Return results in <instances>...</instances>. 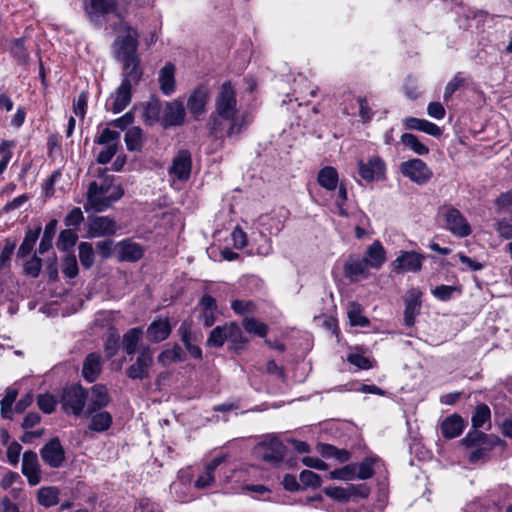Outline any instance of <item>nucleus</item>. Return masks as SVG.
<instances>
[{
	"label": "nucleus",
	"instance_id": "nucleus-21",
	"mask_svg": "<svg viewBox=\"0 0 512 512\" xmlns=\"http://www.w3.org/2000/svg\"><path fill=\"white\" fill-rule=\"evenodd\" d=\"M119 261L136 262L143 257V247L132 241V239H125L118 243Z\"/></svg>",
	"mask_w": 512,
	"mask_h": 512
},
{
	"label": "nucleus",
	"instance_id": "nucleus-19",
	"mask_svg": "<svg viewBox=\"0 0 512 512\" xmlns=\"http://www.w3.org/2000/svg\"><path fill=\"white\" fill-rule=\"evenodd\" d=\"M192 160L191 153L187 149H181L172 160L169 173L178 180H188L191 174Z\"/></svg>",
	"mask_w": 512,
	"mask_h": 512
},
{
	"label": "nucleus",
	"instance_id": "nucleus-45",
	"mask_svg": "<svg viewBox=\"0 0 512 512\" xmlns=\"http://www.w3.org/2000/svg\"><path fill=\"white\" fill-rule=\"evenodd\" d=\"M242 325L248 333L259 337H265L268 333V326L255 318H244Z\"/></svg>",
	"mask_w": 512,
	"mask_h": 512
},
{
	"label": "nucleus",
	"instance_id": "nucleus-58",
	"mask_svg": "<svg viewBox=\"0 0 512 512\" xmlns=\"http://www.w3.org/2000/svg\"><path fill=\"white\" fill-rule=\"evenodd\" d=\"M120 132L105 128L99 137L95 138L94 142L100 145H110L117 143L119 145Z\"/></svg>",
	"mask_w": 512,
	"mask_h": 512
},
{
	"label": "nucleus",
	"instance_id": "nucleus-46",
	"mask_svg": "<svg viewBox=\"0 0 512 512\" xmlns=\"http://www.w3.org/2000/svg\"><path fill=\"white\" fill-rule=\"evenodd\" d=\"M346 489L349 502H354L357 499H366L371 493V488L365 483L349 484Z\"/></svg>",
	"mask_w": 512,
	"mask_h": 512
},
{
	"label": "nucleus",
	"instance_id": "nucleus-35",
	"mask_svg": "<svg viewBox=\"0 0 512 512\" xmlns=\"http://www.w3.org/2000/svg\"><path fill=\"white\" fill-rule=\"evenodd\" d=\"M142 336L143 330L140 327L131 328L124 333L122 338V347L128 355L135 354Z\"/></svg>",
	"mask_w": 512,
	"mask_h": 512
},
{
	"label": "nucleus",
	"instance_id": "nucleus-47",
	"mask_svg": "<svg viewBox=\"0 0 512 512\" xmlns=\"http://www.w3.org/2000/svg\"><path fill=\"white\" fill-rule=\"evenodd\" d=\"M357 469V463L348 464L342 468L334 469L330 472V479H339L343 481L353 480L356 478Z\"/></svg>",
	"mask_w": 512,
	"mask_h": 512
},
{
	"label": "nucleus",
	"instance_id": "nucleus-29",
	"mask_svg": "<svg viewBox=\"0 0 512 512\" xmlns=\"http://www.w3.org/2000/svg\"><path fill=\"white\" fill-rule=\"evenodd\" d=\"M131 90L132 86L128 83H121L116 89L115 94L113 95L114 100L112 107L110 108L113 113H120L130 104L132 96Z\"/></svg>",
	"mask_w": 512,
	"mask_h": 512
},
{
	"label": "nucleus",
	"instance_id": "nucleus-10",
	"mask_svg": "<svg viewBox=\"0 0 512 512\" xmlns=\"http://www.w3.org/2000/svg\"><path fill=\"white\" fill-rule=\"evenodd\" d=\"M178 334L190 356L194 359L202 360L203 354L199 347L202 335L192 330V323L186 320L183 321L178 329Z\"/></svg>",
	"mask_w": 512,
	"mask_h": 512
},
{
	"label": "nucleus",
	"instance_id": "nucleus-22",
	"mask_svg": "<svg viewBox=\"0 0 512 512\" xmlns=\"http://www.w3.org/2000/svg\"><path fill=\"white\" fill-rule=\"evenodd\" d=\"M122 82L128 83L130 86L137 85L143 75L140 67V58L131 59V61H122Z\"/></svg>",
	"mask_w": 512,
	"mask_h": 512
},
{
	"label": "nucleus",
	"instance_id": "nucleus-49",
	"mask_svg": "<svg viewBox=\"0 0 512 512\" xmlns=\"http://www.w3.org/2000/svg\"><path fill=\"white\" fill-rule=\"evenodd\" d=\"M227 340V324L224 326H216L210 332L207 339V345L210 347L220 348Z\"/></svg>",
	"mask_w": 512,
	"mask_h": 512
},
{
	"label": "nucleus",
	"instance_id": "nucleus-11",
	"mask_svg": "<svg viewBox=\"0 0 512 512\" xmlns=\"http://www.w3.org/2000/svg\"><path fill=\"white\" fill-rule=\"evenodd\" d=\"M40 456L43 462L50 468H60L66 459L65 449L62 446L60 439L58 437L50 439L40 449Z\"/></svg>",
	"mask_w": 512,
	"mask_h": 512
},
{
	"label": "nucleus",
	"instance_id": "nucleus-54",
	"mask_svg": "<svg viewBox=\"0 0 512 512\" xmlns=\"http://www.w3.org/2000/svg\"><path fill=\"white\" fill-rule=\"evenodd\" d=\"M374 459L367 457L360 464H358V469L356 471V478L361 480L370 479L374 475L373 469Z\"/></svg>",
	"mask_w": 512,
	"mask_h": 512
},
{
	"label": "nucleus",
	"instance_id": "nucleus-43",
	"mask_svg": "<svg viewBox=\"0 0 512 512\" xmlns=\"http://www.w3.org/2000/svg\"><path fill=\"white\" fill-rule=\"evenodd\" d=\"M401 142L403 145L410 148L414 153L418 155H426L429 153V148L421 143L412 133H404L401 136Z\"/></svg>",
	"mask_w": 512,
	"mask_h": 512
},
{
	"label": "nucleus",
	"instance_id": "nucleus-37",
	"mask_svg": "<svg viewBox=\"0 0 512 512\" xmlns=\"http://www.w3.org/2000/svg\"><path fill=\"white\" fill-rule=\"evenodd\" d=\"M41 230V226H37L34 230L29 228L26 231L23 242L21 243L17 251V257L25 258L32 252Z\"/></svg>",
	"mask_w": 512,
	"mask_h": 512
},
{
	"label": "nucleus",
	"instance_id": "nucleus-9",
	"mask_svg": "<svg viewBox=\"0 0 512 512\" xmlns=\"http://www.w3.org/2000/svg\"><path fill=\"white\" fill-rule=\"evenodd\" d=\"M138 38L139 33L117 37L113 42L115 58L120 62L138 58Z\"/></svg>",
	"mask_w": 512,
	"mask_h": 512
},
{
	"label": "nucleus",
	"instance_id": "nucleus-27",
	"mask_svg": "<svg viewBox=\"0 0 512 512\" xmlns=\"http://www.w3.org/2000/svg\"><path fill=\"white\" fill-rule=\"evenodd\" d=\"M363 259L367 264L374 268L379 269L386 260V252L382 244L376 240L366 250Z\"/></svg>",
	"mask_w": 512,
	"mask_h": 512
},
{
	"label": "nucleus",
	"instance_id": "nucleus-39",
	"mask_svg": "<svg viewBox=\"0 0 512 512\" xmlns=\"http://www.w3.org/2000/svg\"><path fill=\"white\" fill-rule=\"evenodd\" d=\"M58 494L56 487H42L37 492V501L44 507H51L58 503Z\"/></svg>",
	"mask_w": 512,
	"mask_h": 512
},
{
	"label": "nucleus",
	"instance_id": "nucleus-42",
	"mask_svg": "<svg viewBox=\"0 0 512 512\" xmlns=\"http://www.w3.org/2000/svg\"><path fill=\"white\" fill-rule=\"evenodd\" d=\"M57 227V220L52 219L48 222V224L45 226L43 237L40 241L39 247H38V253L44 254L46 253L51 247H52V239L55 234Z\"/></svg>",
	"mask_w": 512,
	"mask_h": 512
},
{
	"label": "nucleus",
	"instance_id": "nucleus-1",
	"mask_svg": "<svg viewBox=\"0 0 512 512\" xmlns=\"http://www.w3.org/2000/svg\"><path fill=\"white\" fill-rule=\"evenodd\" d=\"M210 135L221 138L239 136L247 129L248 120L245 113L239 114L236 91L231 81L224 82L215 98V110L208 119Z\"/></svg>",
	"mask_w": 512,
	"mask_h": 512
},
{
	"label": "nucleus",
	"instance_id": "nucleus-41",
	"mask_svg": "<svg viewBox=\"0 0 512 512\" xmlns=\"http://www.w3.org/2000/svg\"><path fill=\"white\" fill-rule=\"evenodd\" d=\"M78 255L80 263L85 269H90L93 266L95 252L91 243L80 242L78 245Z\"/></svg>",
	"mask_w": 512,
	"mask_h": 512
},
{
	"label": "nucleus",
	"instance_id": "nucleus-23",
	"mask_svg": "<svg viewBox=\"0 0 512 512\" xmlns=\"http://www.w3.org/2000/svg\"><path fill=\"white\" fill-rule=\"evenodd\" d=\"M102 370L101 356L97 353H89L82 367V376L85 380L92 383L97 380Z\"/></svg>",
	"mask_w": 512,
	"mask_h": 512
},
{
	"label": "nucleus",
	"instance_id": "nucleus-34",
	"mask_svg": "<svg viewBox=\"0 0 512 512\" xmlns=\"http://www.w3.org/2000/svg\"><path fill=\"white\" fill-rule=\"evenodd\" d=\"M317 181L322 188L333 191L338 186V172L332 166H325L318 172Z\"/></svg>",
	"mask_w": 512,
	"mask_h": 512
},
{
	"label": "nucleus",
	"instance_id": "nucleus-32",
	"mask_svg": "<svg viewBox=\"0 0 512 512\" xmlns=\"http://www.w3.org/2000/svg\"><path fill=\"white\" fill-rule=\"evenodd\" d=\"M222 461V457H216L212 461H210L205 466L203 474L198 476V478L196 479L195 487L198 489H204L211 486L215 481L214 472L217 469V467L222 463Z\"/></svg>",
	"mask_w": 512,
	"mask_h": 512
},
{
	"label": "nucleus",
	"instance_id": "nucleus-25",
	"mask_svg": "<svg viewBox=\"0 0 512 512\" xmlns=\"http://www.w3.org/2000/svg\"><path fill=\"white\" fill-rule=\"evenodd\" d=\"M158 82L161 92L169 96L174 93L176 89L175 81V66L172 63H166L159 71Z\"/></svg>",
	"mask_w": 512,
	"mask_h": 512
},
{
	"label": "nucleus",
	"instance_id": "nucleus-3",
	"mask_svg": "<svg viewBox=\"0 0 512 512\" xmlns=\"http://www.w3.org/2000/svg\"><path fill=\"white\" fill-rule=\"evenodd\" d=\"M253 453L263 462L277 465L285 457L286 446L276 435L268 434L254 447Z\"/></svg>",
	"mask_w": 512,
	"mask_h": 512
},
{
	"label": "nucleus",
	"instance_id": "nucleus-59",
	"mask_svg": "<svg viewBox=\"0 0 512 512\" xmlns=\"http://www.w3.org/2000/svg\"><path fill=\"white\" fill-rule=\"evenodd\" d=\"M11 53L13 57L19 62V63H25L28 59V52L24 46V39L19 38L14 40L12 46H11Z\"/></svg>",
	"mask_w": 512,
	"mask_h": 512
},
{
	"label": "nucleus",
	"instance_id": "nucleus-60",
	"mask_svg": "<svg viewBox=\"0 0 512 512\" xmlns=\"http://www.w3.org/2000/svg\"><path fill=\"white\" fill-rule=\"evenodd\" d=\"M482 439H487V434L478 429L470 431L462 440V444L466 447H478Z\"/></svg>",
	"mask_w": 512,
	"mask_h": 512
},
{
	"label": "nucleus",
	"instance_id": "nucleus-17",
	"mask_svg": "<svg viewBox=\"0 0 512 512\" xmlns=\"http://www.w3.org/2000/svg\"><path fill=\"white\" fill-rule=\"evenodd\" d=\"M172 326L168 317H156L146 329V337L151 343H160L169 338Z\"/></svg>",
	"mask_w": 512,
	"mask_h": 512
},
{
	"label": "nucleus",
	"instance_id": "nucleus-57",
	"mask_svg": "<svg viewBox=\"0 0 512 512\" xmlns=\"http://www.w3.org/2000/svg\"><path fill=\"white\" fill-rule=\"evenodd\" d=\"M323 491L328 497L332 498L335 501H338L340 503L349 502L346 487L328 486L325 487Z\"/></svg>",
	"mask_w": 512,
	"mask_h": 512
},
{
	"label": "nucleus",
	"instance_id": "nucleus-12",
	"mask_svg": "<svg viewBox=\"0 0 512 512\" xmlns=\"http://www.w3.org/2000/svg\"><path fill=\"white\" fill-rule=\"evenodd\" d=\"M186 111L184 104L177 99L165 103L161 116V126L165 129L182 126L185 123Z\"/></svg>",
	"mask_w": 512,
	"mask_h": 512
},
{
	"label": "nucleus",
	"instance_id": "nucleus-63",
	"mask_svg": "<svg viewBox=\"0 0 512 512\" xmlns=\"http://www.w3.org/2000/svg\"><path fill=\"white\" fill-rule=\"evenodd\" d=\"M84 220L83 213L79 207H74L65 217L64 223L67 227L77 228Z\"/></svg>",
	"mask_w": 512,
	"mask_h": 512
},
{
	"label": "nucleus",
	"instance_id": "nucleus-62",
	"mask_svg": "<svg viewBox=\"0 0 512 512\" xmlns=\"http://www.w3.org/2000/svg\"><path fill=\"white\" fill-rule=\"evenodd\" d=\"M455 291L460 290L455 286L439 285L432 290V294L441 301H448Z\"/></svg>",
	"mask_w": 512,
	"mask_h": 512
},
{
	"label": "nucleus",
	"instance_id": "nucleus-24",
	"mask_svg": "<svg viewBox=\"0 0 512 512\" xmlns=\"http://www.w3.org/2000/svg\"><path fill=\"white\" fill-rule=\"evenodd\" d=\"M109 402L110 396L107 388L104 385L96 384L91 388V399L87 408V413L91 415L107 406Z\"/></svg>",
	"mask_w": 512,
	"mask_h": 512
},
{
	"label": "nucleus",
	"instance_id": "nucleus-14",
	"mask_svg": "<svg viewBox=\"0 0 512 512\" xmlns=\"http://www.w3.org/2000/svg\"><path fill=\"white\" fill-rule=\"evenodd\" d=\"M358 172L361 178L367 182H373L384 178L385 163L379 156H372L365 163L358 161Z\"/></svg>",
	"mask_w": 512,
	"mask_h": 512
},
{
	"label": "nucleus",
	"instance_id": "nucleus-18",
	"mask_svg": "<svg viewBox=\"0 0 512 512\" xmlns=\"http://www.w3.org/2000/svg\"><path fill=\"white\" fill-rule=\"evenodd\" d=\"M424 256L414 251L402 252L394 261L393 269L396 273L418 272L421 270Z\"/></svg>",
	"mask_w": 512,
	"mask_h": 512
},
{
	"label": "nucleus",
	"instance_id": "nucleus-64",
	"mask_svg": "<svg viewBox=\"0 0 512 512\" xmlns=\"http://www.w3.org/2000/svg\"><path fill=\"white\" fill-rule=\"evenodd\" d=\"M494 229L500 237L504 239H512V223L502 219L494 223Z\"/></svg>",
	"mask_w": 512,
	"mask_h": 512
},
{
	"label": "nucleus",
	"instance_id": "nucleus-48",
	"mask_svg": "<svg viewBox=\"0 0 512 512\" xmlns=\"http://www.w3.org/2000/svg\"><path fill=\"white\" fill-rule=\"evenodd\" d=\"M77 240H78V235L74 230H72V229L62 230L59 234L57 247L60 250L68 251L76 244Z\"/></svg>",
	"mask_w": 512,
	"mask_h": 512
},
{
	"label": "nucleus",
	"instance_id": "nucleus-50",
	"mask_svg": "<svg viewBox=\"0 0 512 512\" xmlns=\"http://www.w3.org/2000/svg\"><path fill=\"white\" fill-rule=\"evenodd\" d=\"M17 391L15 389H7L5 396L0 401V413L3 418H11L12 405L17 398Z\"/></svg>",
	"mask_w": 512,
	"mask_h": 512
},
{
	"label": "nucleus",
	"instance_id": "nucleus-33",
	"mask_svg": "<svg viewBox=\"0 0 512 512\" xmlns=\"http://www.w3.org/2000/svg\"><path fill=\"white\" fill-rule=\"evenodd\" d=\"M317 452L324 458H335L339 462H347L351 458V453L346 449H339L328 443H318Z\"/></svg>",
	"mask_w": 512,
	"mask_h": 512
},
{
	"label": "nucleus",
	"instance_id": "nucleus-28",
	"mask_svg": "<svg viewBox=\"0 0 512 512\" xmlns=\"http://www.w3.org/2000/svg\"><path fill=\"white\" fill-rule=\"evenodd\" d=\"M464 427L465 424L462 417L453 414L441 423V432L445 438L452 439L458 437L463 432Z\"/></svg>",
	"mask_w": 512,
	"mask_h": 512
},
{
	"label": "nucleus",
	"instance_id": "nucleus-31",
	"mask_svg": "<svg viewBox=\"0 0 512 512\" xmlns=\"http://www.w3.org/2000/svg\"><path fill=\"white\" fill-rule=\"evenodd\" d=\"M186 359V353L178 344H174L170 349L163 350L157 357L158 363L163 367L172 363L184 362Z\"/></svg>",
	"mask_w": 512,
	"mask_h": 512
},
{
	"label": "nucleus",
	"instance_id": "nucleus-13",
	"mask_svg": "<svg viewBox=\"0 0 512 512\" xmlns=\"http://www.w3.org/2000/svg\"><path fill=\"white\" fill-rule=\"evenodd\" d=\"M210 100V89L207 85L197 86L187 99V108L195 120L206 112Z\"/></svg>",
	"mask_w": 512,
	"mask_h": 512
},
{
	"label": "nucleus",
	"instance_id": "nucleus-44",
	"mask_svg": "<svg viewBox=\"0 0 512 512\" xmlns=\"http://www.w3.org/2000/svg\"><path fill=\"white\" fill-rule=\"evenodd\" d=\"M491 418V412L489 407L486 404L477 405L472 418V427L474 429L481 428L487 421Z\"/></svg>",
	"mask_w": 512,
	"mask_h": 512
},
{
	"label": "nucleus",
	"instance_id": "nucleus-56",
	"mask_svg": "<svg viewBox=\"0 0 512 512\" xmlns=\"http://www.w3.org/2000/svg\"><path fill=\"white\" fill-rule=\"evenodd\" d=\"M62 272L67 278H75L78 275L79 269L75 255H67L63 259Z\"/></svg>",
	"mask_w": 512,
	"mask_h": 512
},
{
	"label": "nucleus",
	"instance_id": "nucleus-51",
	"mask_svg": "<svg viewBox=\"0 0 512 512\" xmlns=\"http://www.w3.org/2000/svg\"><path fill=\"white\" fill-rule=\"evenodd\" d=\"M227 340L234 345L241 346L248 342V340L243 335L240 326L235 322L227 324Z\"/></svg>",
	"mask_w": 512,
	"mask_h": 512
},
{
	"label": "nucleus",
	"instance_id": "nucleus-30",
	"mask_svg": "<svg viewBox=\"0 0 512 512\" xmlns=\"http://www.w3.org/2000/svg\"><path fill=\"white\" fill-rule=\"evenodd\" d=\"M369 265L362 259L347 261L344 265V273L352 282L358 281L361 277L365 278L368 274L367 267Z\"/></svg>",
	"mask_w": 512,
	"mask_h": 512
},
{
	"label": "nucleus",
	"instance_id": "nucleus-6",
	"mask_svg": "<svg viewBox=\"0 0 512 512\" xmlns=\"http://www.w3.org/2000/svg\"><path fill=\"white\" fill-rule=\"evenodd\" d=\"M154 362L153 350L150 346H142L134 363L125 370V375L131 380H143L149 378V371Z\"/></svg>",
	"mask_w": 512,
	"mask_h": 512
},
{
	"label": "nucleus",
	"instance_id": "nucleus-4",
	"mask_svg": "<svg viewBox=\"0 0 512 512\" xmlns=\"http://www.w3.org/2000/svg\"><path fill=\"white\" fill-rule=\"evenodd\" d=\"M439 215L444 220V227L457 237H466L471 234V227L462 213L451 205H444L439 209Z\"/></svg>",
	"mask_w": 512,
	"mask_h": 512
},
{
	"label": "nucleus",
	"instance_id": "nucleus-40",
	"mask_svg": "<svg viewBox=\"0 0 512 512\" xmlns=\"http://www.w3.org/2000/svg\"><path fill=\"white\" fill-rule=\"evenodd\" d=\"M112 424V416L107 411L94 414L91 419L89 428L96 432H104L110 428Z\"/></svg>",
	"mask_w": 512,
	"mask_h": 512
},
{
	"label": "nucleus",
	"instance_id": "nucleus-8",
	"mask_svg": "<svg viewBox=\"0 0 512 512\" xmlns=\"http://www.w3.org/2000/svg\"><path fill=\"white\" fill-rule=\"evenodd\" d=\"M117 8V0H89L85 8L89 21L97 27L105 22V16L114 13Z\"/></svg>",
	"mask_w": 512,
	"mask_h": 512
},
{
	"label": "nucleus",
	"instance_id": "nucleus-5",
	"mask_svg": "<svg viewBox=\"0 0 512 512\" xmlns=\"http://www.w3.org/2000/svg\"><path fill=\"white\" fill-rule=\"evenodd\" d=\"M87 397V391L79 384L65 387L61 394V405L63 411L75 416L81 415L87 401Z\"/></svg>",
	"mask_w": 512,
	"mask_h": 512
},
{
	"label": "nucleus",
	"instance_id": "nucleus-7",
	"mask_svg": "<svg viewBox=\"0 0 512 512\" xmlns=\"http://www.w3.org/2000/svg\"><path fill=\"white\" fill-rule=\"evenodd\" d=\"M401 173L418 185L426 184L433 176L431 169L427 164L418 158L402 162L400 165Z\"/></svg>",
	"mask_w": 512,
	"mask_h": 512
},
{
	"label": "nucleus",
	"instance_id": "nucleus-55",
	"mask_svg": "<svg viewBox=\"0 0 512 512\" xmlns=\"http://www.w3.org/2000/svg\"><path fill=\"white\" fill-rule=\"evenodd\" d=\"M15 248L16 241L6 239L5 245L0 253V271L9 266Z\"/></svg>",
	"mask_w": 512,
	"mask_h": 512
},
{
	"label": "nucleus",
	"instance_id": "nucleus-16",
	"mask_svg": "<svg viewBox=\"0 0 512 512\" xmlns=\"http://www.w3.org/2000/svg\"><path fill=\"white\" fill-rule=\"evenodd\" d=\"M21 471L30 486H36L40 483L41 467L36 452L28 450L23 453Z\"/></svg>",
	"mask_w": 512,
	"mask_h": 512
},
{
	"label": "nucleus",
	"instance_id": "nucleus-26",
	"mask_svg": "<svg viewBox=\"0 0 512 512\" xmlns=\"http://www.w3.org/2000/svg\"><path fill=\"white\" fill-rule=\"evenodd\" d=\"M404 124L407 129L422 131L434 137H439L442 134L439 126L425 119L408 117L404 120Z\"/></svg>",
	"mask_w": 512,
	"mask_h": 512
},
{
	"label": "nucleus",
	"instance_id": "nucleus-61",
	"mask_svg": "<svg viewBox=\"0 0 512 512\" xmlns=\"http://www.w3.org/2000/svg\"><path fill=\"white\" fill-rule=\"evenodd\" d=\"M231 308L236 314L245 315L255 311V304L252 301L235 299L231 302Z\"/></svg>",
	"mask_w": 512,
	"mask_h": 512
},
{
	"label": "nucleus",
	"instance_id": "nucleus-15",
	"mask_svg": "<svg viewBox=\"0 0 512 512\" xmlns=\"http://www.w3.org/2000/svg\"><path fill=\"white\" fill-rule=\"evenodd\" d=\"M87 233L90 237H107L117 232V223L108 216L89 217Z\"/></svg>",
	"mask_w": 512,
	"mask_h": 512
},
{
	"label": "nucleus",
	"instance_id": "nucleus-2",
	"mask_svg": "<svg viewBox=\"0 0 512 512\" xmlns=\"http://www.w3.org/2000/svg\"><path fill=\"white\" fill-rule=\"evenodd\" d=\"M124 195L121 186H113L112 180L108 177L101 184L91 182L87 191V205L84 206L85 211H89V207L97 213L107 210L111 205Z\"/></svg>",
	"mask_w": 512,
	"mask_h": 512
},
{
	"label": "nucleus",
	"instance_id": "nucleus-20",
	"mask_svg": "<svg viewBox=\"0 0 512 512\" xmlns=\"http://www.w3.org/2000/svg\"><path fill=\"white\" fill-rule=\"evenodd\" d=\"M422 292L418 289L412 288L407 292L405 297V310L404 322L406 326H412L415 322V317L419 313L421 307Z\"/></svg>",
	"mask_w": 512,
	"mask_h": 512
},
{
	"label": "nucleus",
	"instance_id": "nucleus-36",
	"mask_svg": "<svg viewBox=\"0 0 512 512\" xmlns=\"http://www.w3.org/2000/svg\"><path fill=\"white\" fill-rule=\"evenodd\" d=\"M162 104L157 97H152L144 106L143 119L146 124L154 125L157 122L161 123Z\"/></svg>",
	"mask_w": 512,
	"mask_h": 512
},
{
	"label": "nucleus",
	"instance_id": "nucleus-52",
	"mask_svg": "<svg viewBox=\"0 0 512 512\" xmlns=\"http://www.w3.org/2000/svg\"><path fill=\"white\" fill-rule=\"evenodd\" d=\"M299 480L303 488H318L322 484L321 477L311 470H303L299 475Z\"/></svg>",
	"mask_w": 512,
	"mask_h": 512
},
{
	"label": "nucleus",
	"instance_id": "nucleus-53",
	"mask_svg": "<svg viewBox=\"0 0 512 512\" xmlns=\"http://www.w3.org/2000/svg\"><path fill=\"white\" fill-rule=\"evenodd\" d=\"M42 269V260L34 254L24 263V273L32 278H37Z\"/></svg>",
	"mask_w": 512,
	"mask_h": 512
},
{
	"label": "nucleus",
	"instance_id": "nucleus-38",
	"mask_svg": "<svg viewBox=\"0 0 512 512\" xmlns=\"http://www.w3.org/2000/svg\"><path fill=\"white\" fill-rule=\"evenodd\" d=\"M124 141L128 151H141L143 146L142 129L136 126L129 128L124 135Z\"/></svg>",
	"mask_w": 512,
	"mask_h": 512
}]
</instances>
